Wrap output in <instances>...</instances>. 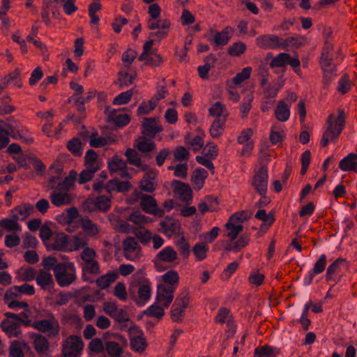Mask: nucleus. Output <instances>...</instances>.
<instances>
[{
	"instance_id": "f257e3e1",
	"label": "nucleus",
	"mask_w": 357,
	"mask_h": 357,
	"mask_svg": "<svg viewBox=\"0 0 357 357\" xmlns=\"http://www.w3.org/2000/svg\"><path fill=\"white\" fill-rule=\"evenodd\" d=\"M344 113L343 110H338V116L336 118L333 114L329 115L327 119V128L321 139V146L325 147L328 144L329 142H334L337 139L344 126Z\"/></svg>"
},
{
	"instance_id": "f03ea898",
	"label": "nucleus",
	"mask_w": 357,
	"mask_h": 357,
	"mask_svg": "<svg viewBox=\"0 0 357 357\" xmlns=\"http://www.w3.org/2000/svg\"><path fill=\"white\" fill-rule=\"evenodd\" d=\"M54 275L60 287H64L70 285L77 279L74 263L70 261L59 263L54 268Z\"/></svg>"
},
{
	"instance_id": "7ed1b4c3",
	"label": "nucleus",
	"mask_w": 357,
	"mask_h": 357,
	"mask_svg": "<svg viewBox=\"0 0 357 357\" xmlns=\"http://www.w3.org/2000/svg\"><path fill=\"white\" fill-rule=\"evenodd\" d=\"M32 326L50 339L56 338L60 333V325L57 319L50 313L46 319L35 321Z\"/></svg>"
},
{
	"instance_id": "20e7f679",
	"label": "nucleus",
	"mask_w": 357,
	"mask_h": 357,
	"mask_svg": "<svg viewBox=\"0 0 357 357\" xmlns=\"http://www.w3.org/2000/svg\"><path fill=\"white\" fill-rule=\"evenodd\" d=\"M81 268L83 273L97 275L100 273V266L96 260L97 253L93 248H86L79 255Z\"/></svg>"
},
{
	"instance_id": "39448f33",
	"label": "nucleus",
	"mask_w": 357,
	"mask_h": 357,
	"mask_svg": "<svg viewBox=\"0 0 357 357\" xmlns=\"http://www.w3.org/2000/svg\"><path fill=\"white\" fill-rule=\"evenodd\" d=\"M7 319L3 320L1 324L2 331L9 337H18L21 334V323L22 321L19 316L13 312H6Z\"/></svg>"
},
{
	"instance_id": "423d86ee",
	"label": "nucleus",
	"mask_w": 357,
	"mask_h": 357,
	"mask_svg": "<svg viewBox=\"0 0 357 357\" xmlns=\"http://www.w3.org/2000/svg\"><path fill=\"white\" fill-rule=\"evenodd\" d=\"M349 268V263L344 258H338L328 266L326 270V280L335 283L340 280L344 271Z\"/></svg>"
},
{
	"instance_id": "0eeeda50",
	"label": "nucleus",
	"mask_w": 357,
	"mask_h": 357,
	"mask_svg": "<svg viewBox=\"0 0 357 357\" xmlns=\"http://www.w3.org/2000/svg\"><path fill=\"white\" fill-rule=\"evenodd\" d=\"M128 335L131 349L138 354H142L148 345L143 331L139 327L132 326L128 329Z\"/></svg>"
},
{
	"instance_id": "6e6552de",
	"label": "nucleus",
	"mask_w": 357,
	"mask_h": 357,
	"mask_svg": "<svg viewBox=\"0 0 357 357\" xmlns=\"http://www.w3.org/2000/svg\"><path fill=\"white\" fill-rule=\"evenodd\" d=\"M151 282L144 279L140 281L137 285H132L130 287L129 291L131 294H134L135 290L137 291V296L135 297L137 305H144L149 301L151 295Z\"/></svg>"
},
{
	"instance_id": "1a4fd4ad",
	"label": "nucleus",
	"mask_w": 357,
	"mask_h": 357,
	"mask_svg": "<svg viewBox=\"0 0 357 357\" xmlns=\"http://www.w3.org/2000/svg\"><path fill=\"white\" fill-rule=\"evenodd\" d=\"M83 342L77 335L68 337L62 344L61 357H77L83 349Z\"/></svg>"
},
{
	"instance_id": "9d476101",
	"label": "nucleus",
	"mask_w": 357,
	"mask_h": 357,
	"mask_svg": "<svg viewBox=\"0 0 357 357\" xmlns=\"http://www.w3.org/2000/svg\"><path fill=\"white\" fill-rule=\"evenodd\" d=\"M123 256L129 261H137L142 257V248L137 241L131 236L127 237L122 243Z\"/></svg>"
},
{
	"instance_id": "9b49d317",
	"label": "nucleus",
	"mask_w": 357,
	"mask_h": 357,
	"mask_svg": "<svg viewBox=\"0 0 357 357\" xmlns=\"http://www.w3.org/2000/svg\"><path fill=\"white\" fill-rule=\"evenodd\" d=\"M139 206L146 213L158 217H162L165 214L164 209L159 208L157 202L152 196L139 193Z\"/></svg>"
},
{
	"instance_id": "f8f14e48",
	"label": "nucleus",
	"mask_w": 357,
	"mask_h": 357,
	"mask_svg": "<svg viewBox=\"0 0 357 357\" xmlns=\"http://www.w3.org/2000/svg\"><path fill=\"white\" fill-rule=\"evenodd\" d=\"M153 45V40H149L145 43L143 47V52L139 56L138 59L144 63V65L157 67L162 61L160 54L155 53L151 50Z\"/></svg>"
},
{
	"instance_id": "ddd939ff",
	"label": "nucleus",
	"mask_w": 357,
	"mask_h": 357,
	"mask_svg": "<svg viewBox=\"0 0 357 357\" xmlns=\"http://www.w3.org/2000/svg\"><path fill=\"white\" fill-rule=\"evenodd\" d=\"M171 22L168 19H156L153 20H147V27L151 30L158 29L156 32L151 33L150 37L156 38L162 40L168 35Z\"/></svg>"
},
{
	"instance_id": "4468645a",
	"label": "nucleus",
	"mask_w": 357,
	"mask_h": 357,
	"mask_svg": "<svg viewBox=\"0 0 357 357\" xmlns=\"http://www.w3.org/2000/svg\"><path fill=\"white\" fill-rule=\"evenodd\" d=\"M178 257L176 251L171 246H167L161 250L154 258V265L158 271H163L165 268L163 263H172Z\"/></svg>"
},
{
	"instance_id": "2eb2a0df",
	"label": "nucleus",
	"mask_w": 357,
	"mask_h": 357,
	"mask_svg": "<svg viewBox=\"0 0 357 357\" xmlns=\"http://www.w3.org/2000/svg\"><path fill=\"white\" fill-rule=\"evenodd\" d=\"M111 206V200L109 197L100 195L96 198H89L83 204L85 211L92 212L95 211H107Z\"/></svg>"
},
{
	"instance_id": "dca6fc26",
	"label": "nucleus",
	"mask_w": 357,
	"mask_h": 357,
	"mask_svg": "<svg viewBox=\"0 0 357 357\" xmlns=\"http://www.w3.org/2000/svg\"><path fill=\"white\" fill-rule=\"evenodd\" d=\"M252 185L259 195H266L268 188V169L261 167L255 172L252 181Z\"/></svg>"
},
{
	"instance_id": "f3484780",
	"label": "nucleus",
	"mask_w": 357,
	"mask_h": 357,
	"mask_svg": "<svg viewBox=\"0 0 357 357\" xmlns=\"http://www.w3.org/2000/svg\"><path fill=\"white\" fill-rule=\"evenodd\" d=\"M175 290L174 287H167L165 284H158L156 296L157 304L167 308L174 299Z\"/></svg>"
},
{
	"instance_id": "a211bd4d",
	"label": "nucleus",
	"mask_w": 357,
	"mask_h": 357,
	"mask_svg": "<svg viewBox=\"0 0 357 357\" xmlns=\"http://www.w3.org/2000/svg\"><path fill=\"white\" fill-rule=\"evenodd\" d=\"M121 344L115 341H106L105 342V351L108 357H121L123 347L127 346V340L122 335H118Z\"/></svg>"
},
{
	"instance_id": "6ab92c4d",
	"label": "nucleus",
	"mask_w": 357,
	"mask_h": 357,
	"mask_svg": "<svg viewBox=\"0 0 357 357\" xmlns=\"http://www.w3.org/2000/svg\"><path fill=\"white\" fill-rule=\"evenodd\" d=\"M162 130V127L158 124L155 118H144L142 125V133L144 136L155 137Z\"/></svg>"
},
{
	"instance_id": "aec40b11",
	"label": "nucleus",
	"mask_w": 357,
	"mask_h": 357,
	"mask_svg": "<svg viewBox=\"0 0 357 357\" xmlns=\"http://www.w3.org/2000/svg\"><path fill=\"white\" fill-rule=\"evenodd\" d=\"M174 193L181 200L188 202L192 199V190L187 183L174 180L172 182Z\"/></svg>"
},
{
	"instance_id": "412c9836",
	"label": "nucleus",
	"mask_w": 357,
	"mask_h": 357,
	"mask_svg": "<svg viewBox=\"0 0 357 357\" xmlns=\"http://www.w3.org/2000/svg\"><path fill=\"white\" fill-rule=\"evenodd\" d=\"M108 168L112 174L118 173L123 178L128 176L126 162L119 156H114L109 160Z\"/></svg>"
},
{
	"instance_id": "4be33fe9",
	"label": "nucleus",
	"mask_w": 357,
	"mask_h": 357,
	"mask_svg": "<svg viewBox=\"0 0 357 357\" xmlns=\"http://www.w3.org/2000/svg\"><path fill=\"white\" fill-rule=\"evenodd\" d=\"M36 281L43 290H50L54 285L52 275L47 270H40L36 275Z\"/></svg>"
},
{
	"instance_id": "5701e85b",
	"label": "nucleus",
	"mask_w": 357,
	"mask_h": 357,
	"mask_svg": "<svg viewBox=\"0 0 357 357\" xmlns=\"http://www.w3.org/2000/svg\"><path fill=\"white\" fill-rule=\"evenodd\" d=\"M30 338L32 340L33 347L39 354H45L50 349V342L47 338L40 333L30 334Z\"/></svg>"
},
{
	"instance_id": "b1692460",
	"label": "nucleus",
	"mask_w": 357,
	"mask_h": 357,
	"mask_svg": "<svg viewBox=\"0 0 357 357\" xmlns=\"http://www.w3.org/2000/svg\"><path fill=\"white\" fill-rule=\"evenodd\" d=\"M256 44L260 48L268 49L280 47V38L275 35H264L256 38Z\"/></svg>"
},
{
	"instance_id": "393cba45",
	"label": "nucleus",
	"mask_w": 357,
	"mask_h": 357,
	"mask_svg": "<svg viewBox=\"0 0 357 357\" xmlns=\"http://www.w3.org/2000/svg\"><path fill=\"white\" fill-rule=\"evenodd\" d=\"M89 247V239L82 234H76L69 238L68 252L84 250Z\"/></svg>"
},
{
	"instance_id": "a878e982",
	"label": "nucleus",
	"mask_w": 357,
	"mask_h": 357,
	"mask_svg": "<svg viewBox=\"0 0 357 357\" xmlns=\"http://www.w3.org/2000/svg\"><path fill=\"white\" fill-rule=\"evenodd\" d=\"M34 207L30 204H24L17 206L10 211V217L15 218L17 220H24L27 217L33 213Z\"/></svg>"
},
{
	"instance_id": "bb28decb",
	"label": "nucleus",
	"mask_w": 357,
	"mask_h": 357,
	"mask_svg": "<svg viewBox=\"0 0 357 357\" xmlns=\"http://www.w3.org/2000/svg\"><path fill=\"white\" fill-rule=\"evenodd\" d=\"M53 250L68 252L69 236L63 232H59L54 235L52 244Z\"/></svg>"
},
{
	"instance_id": "cd10ccee",
	"label": "nucleus",
	"mask_w": 357,
	"mask_h": 357,
	"mask_svg": "<svg viewBox=\"0 0 357 357\" xmlns=\"http://www.w3.org/2000/svg\"><path fill=\"white\" fill-rule=\"evenodd\" d=\"M339 168L343 172L357 173V154L351 153L339 162Z\"/></svg>"
},
{
	"instance_id": "c85d7f7f",
	"label": "nucleus",
	"mask_w": 357,
	"mask_h": 357,
	"mask_svg": "<svg viewBox=\"0 0 357 357\" xmlns=\"http://www.w3.org/2000/svg\"><path fill=\"white\" fill-rule=\"evenodd\" d=\"M160 226L162 232L169 236L178 233L180 230V223L170 218H166L164 221L160 222Z\"/></svg>"
},
{
	"instance_id": "c756f323",
	"label": "nucleus",
	"mask_w": 357,
	"mask_h": 357,
	"mask_svg": "<svg viewBox=\"0 0 357 357\" xmlns=\"http://www.w3.org/2000/svg\"><path fill=\"white\" fill-rule=\"evenodd\" d=\"M208 176V172L203 168L196 169L192 174L191 182L195 190H200Z\"/></svg>"
},
{
	"instance_id": "7c9ffc66",
	"label": "nucleus",
	"mask_w": 357,
	"mask_h": 357,
	"mask_svg": "<svg viewBox=\"0 0 357 357\" xmlns=\"http://www.w3.org/2000/svg\"><path fill=\"white\" fill-rule=\"evenodd\" d=\"M283 84V81L280 80L274 84L267 82L264 84H261L264 96V98L266 99L275 98L277 96L279 90L282 87Z\"/></svg>"
},
{
	"instance_id": "2f4dec72",
	"label": "nucleus",
	"mask_w": 357,
	"mask_h": 357,
	"mask_svg": "<svg viewBox=\"0 0 357 357\" xmlns=\"http://www.w3.org/2000/svg\"><path fill=\"white\" fill-rule=\"evenodd\" d=\"M52 203L56 206L67 205L71 202V196L67 191L56 190L50 195Z\"/></svg>"
},
{
	"instance_id": "473e14b6",
	"label": "nucleus",
	"mask_w": 357,
	"mask_h": 357,
	"mask_svg": "<svg viewBox=\"0 0 357 357\" xmlns=\"http://www.w3.org/2000/svg\"><path fill=\"white\" fill-rule=\"evenodd\" d=\"M233 32L230 26H226L221 31L217 32L214 36V44L220 47L226 45L231 38Z\"/></svg>"
},
{
	"instance_id": "72a5a7b5",
	"label": "nucleus",
	"mask_w": 357,
	"mask_h": 357,
	"mask_svg": "<svg viewBox=\"0 0 357 357\" xmlns=\"http://www.w3.org/2000/svg\"><path fill=\"white\" fill-rule=\"evenodd\" d=\"M128 220L140 228L153 222L152 218L142 214L139 210L130 213Z\"/></svg>"
},
{
	"instance_id": "f704fd0d",
	"label": "nucleus",
	"mask_w": 357,
	"mask_h": 357,
	"mask_svg": "<svg viewBox=\"0 0 357 357\" xmlns=\"http://www.w3.org/2000/svg\"><path fill=\"white\" fill-rule=\"evenodd\" d=\"M156 185L155 174L153 172L145 174L140 181L141 189L146 192H152L155 190Z\"/></svg>"
},
{
	"instance_id": "c9c22d12",
	"label": "nucleus",
	"mask_w": 357,
	"mask_h": 357,
	"mask_svg": "<svg viewBox=\"0 0 357 357\" xmlns=\"http://www.w3.org/2000/svg\"><path fill=\"white\" fill-rule=\"evenodd\" d=\"M279 354L280 349L266 344L255 348L254 357H277Z\"/></svg>"
},
{
	"instance_id": "e433bc0d",
	"label": "nucleus",
	"mask_w": 357,
	"mask_h": 357,
	"mask_svg": "<svg viewBox=\"0 0 357 357\" xmlns=\"http://www.w3.org/2000/svg\"><path fill=\"white\" fill-rule=\"evenodd\" d=\"M275 116L279 121H287L290 116V105H288L284 100L279 101L275 108Z\"/></svg>"
},
{
	"instance_id": "4c0bfd02",
	"label": "nucleus",
	"mask_w": 357,
	"mask_h": 357,
	"mask_svg": "<svg viewBox=\"0 0 357 357\" xmlns=\"http://www.w3.org/2000/svg\"><path fill=\"white\" fill-rule=\"evenodd\" d=\"M129 163L132 165L142 170H146L147 165L142 162L140 155L133 149H128L125 153Z\"/></svg>"
},
{
	"instance_id": "58836bf2",
	"label": "nucleus",
	"mask_w": 357,
	"mask_h": 357,
	"mask_svg": "<svg viewBox=\"0 0 357 357\" xmlns=\"http://www.w3.org/2000/svg\"><path fill=\"white\" fill-rule=\"evenodd\" d=\"M113 142L114 139L111 137H100L98 132H93L89 137V144L93 148L103 147Z\"/></svg>"
},
{
	"instance_id": "ea45409f",
	"label": "nucleus",
	"mask_w": 357,
	"mask_h": 357,
	"mask_svg": "<svg viewBox=\"0 0 357 357\" xmlns=\"http://www.w3.org/2000/svg\"><path fill=\"white\" fill-rule=\"evenodd\" d=\"M134 146L142 153L150 152L155 149V142L145 137H141L135 141Z\"/></svg>"
},
{
	"instance_id": "a19ab883",
	"label": "nucleus",
	"mask_w": 357,
	"mask_h": 357,
	"mask_svg": "<svg viewBox=\"0 0 357 357\" xmlns=\"http://www.w3.org/2000/svg\"><path fill=\"white\" fill-rule=\"evenodd\" d=\"M80 227L89 236H95L100 232V227L89 218L81 219Z\"/></svg>"
},
{
	"instance_id": "79ce46f5",
	"label": "nucleus",
	"mask_w": 357,
	"mask_h": 357,
	"mask_svg": "<svg viewBox=\"0 0 357 357\" xmlns=\"http://www.w3.org/2000/svg\"><path fill=\"white\" fill-rule=\"evenodd\" d=\"M226 120L224 118L215 119L212 123L209 132L213 138L220 137L225 131V125Z\"/></svg>"
},
{
	"instance_id": "37998d69",
	"label": "nucleus",
	"mask_w": 357,
	"mask_h": 357,
	"mask_svg": "<svg viewBox=\"0 0 357 357\" xmlns=\"http://www.w3.org/2000/svg\"><path fill=\"white\" fill-rule=\"evenodd\" d=\"M225 227L227 230V236L231 241L236 238L238 235L243 231V227L242 224L236 222V221H231L229 218L228 222L225 224Z\"/></svg>"
},
{
	"instance_id": "c03bdc74",
	"label": "nucleus",
	"mask_w": 357,
	"mask_h": 357,
	"mask_svg": "<svg viewBox=\"0 0 357 357\" xmlns=\"http://www.w3.org/2000/svg\"><path fill=\"white\" fill-rule=\"evenodd\" d=\"M0 227L9 232L21 231L22 227L15 218H3L0 220Z\"/></svg>"
},
{
	"instance_id": "a18cd8bd",
	"label": "nucleus",
	"mask_w": 357,
	"mask_h": 357,
	"mask_svg": "<svg viewBox=\"0 0 357 357\" xmlns=\"http://www.w3.org/2000/svg\"><path fill=\"white\" fill-rule=\"evenodd\" d=\"M119 278V274L117 272L113 271L107 273V274L100 277L96 280L97 285L102 289H107L109 285L114 282Z\"/></svg>"
},
{
	"instance_id": "49530a36",
	"label": "nucleus",
	"mask_w": 357,
	"mask_h": 357,
	"mask_svg": "<svg viewBox=\"0 0 357 357\" xmlns=\"http://www.w3.org/2000/svg\"><path fill=\"white\" fill-rule=\"evenodd\" d=\"M208 112L211 116H215L216 119L224 118V120H227L229 114L227 109L220 102H216L213 104L209 108Z\"/></svg>"
},
{
	"instance_id": "de8ad7c7",
	"label": "nucleus",
	"mask_w": 357,
	"mask_h": 357,
	"mask_svg": "<svg viewBox=\"0 0 357 357\" xmlns=\"http://www.w3.org/2000/svg\"><path fill=\"white\" fill-rule=\"evenodd\" d=\"M105 112L108 113V116L110 119H113L114 123L119 127L124 126L130 122V116L128 114H119L114 117L116 112L115 109H111L107 107L105 109Z\"/></svg>"
},
{
	"instance_id": "09e8293b",
	"label": "nucleus",
	"mask_w": 357,
	"mask_h": 357,
	"mask_svg": "<svg viewBox=\"0 0 357 357\" xmlns=\"http://www.w3.org/2000/svg\"><path fill=\"white\" fill-rule=\"evenodd\" d=\"M179 279L178 272L174 270L168 271L161 276L162 281L166 284H169V287H174V289H176L178 284Z\"/></svg>"
},
{
	"instance_id": "8fccbe9b",
	"label": "nucleus",
	"mask_w": 357,
	"mask_h": 357,
	"mask_svg": "<svg viewBox=\"0 0 357 357\" xmlns=\"http://www.w3.org/2000/svg\"><path fill=\"white\" fill-rule=\"evenodd\" d=\"M77 176V172L74 170H71L69 173V175L66 176L62 182L58 184L56 189L58 190L68 192L74 185Z\"/></svg>"
},
{
	"instance_id": "3c124183",
	"label": "nucleus",
	"mask_w": 357,
	"mask_h": 357,
	"mask_svg": "<svg viewBox=\"0 0 357 357\" xmlns=\"http://www.w3.org/2000/svg\"><path fill=\"white\" fill-rule=\"evenodd\" d=\"M252 135V130L251 129H247L241 132L240 136L238 138V142L245 146L243 152L249 151L252 149L253 144L250 140Z\"/></svg>"
},
{
	"instance_id": "603ef678",
	"label": "nucleus",
	"mask_w": 357,
	"mask_h": 357,
	"mask_svg": "<svg viewBox=\"0 0 357 357\" xmlns=\"http://www.w3.org/2000/svg\"><path fill=\"white\" fill-rule=\"evenodd\" d=\"M208 249V246L206 243H196L192 248V252L196 261H201L205 259L207 257Z\"/></svg>"
},
{
	"instance_id": "864d4df0",
	"label": "nucleus",
	"mask_w": 357,
	"mask_h": 357,
	"mask_svg": "<svg viewBox=\"0 0 357 357\" xmlns=\"http://www.w3.org/2000/svg\"><path fill=\"white\" fill-rule=\"evenodd\" d=\"M255 218L259 220L263 221L264 226L268 229L273 223L275 218L273 213H266L264 209L259 210L255 214Z\"/></svg>"
},
{
	"instance_id": "5fc2aeb1",
	"label": "nucleus",
	"mask_w": 357,
	"mask_h": 357,
	"mask_svg": "<svg viewBox=\"0 0 357 357\" xmlns=\"http://www.w3.org/2000/svg\"><path fill=\"white\" fill-rule=\"evenodd\" d=\"M326 261V256L324 254L321 255L314 264V266L312 269V273L310 274V282H311L313 279V275L320 274L325 270Z\"/></svg>"
},
{
	"instance_id": "6e6d98bb",
	"label": "nucleus",
	"mask_w": 357,
	"mask_h": 357,
	"mask_svg": "<svg viewBox=\"0 0 357 357\" xmlns=\"http://www.w3.org/2000/svg\"><path fill=\"white\" fill-rule=\"evenodd\" d=\"M246 45L243 42H236L231 45L227 49V53L231 56H240L246 50Z\"/></svg>"
},
{
	"instance_id": "4d7b16f0",
	"label": "nucleus",
	"mask_w": 357,
	"mask_h": 357,
	"mask_svg": "<svg viewBox=\"0 0 357 357\" xmlns=\"http://www.w3.org/2000/svg\"><path fill=\"white\" fill-rule=\"evenodd\" d=\"M320 64L324 73L333 75V73L335 71L336 66L333 62V59L331 56H326V57H321Z\"/></svg>"
},
{
	"instance_id": "13d9d810",
	"label": "nucleus",
	"mask_w": 357,
	"mask_h": 357,
	"mask_svg": "<svg viewBox=\"0 0 357 357\" xmlns=\"http://www.w3.org/2000/svg\"><path fill=\"white\" fill-rule=\"evenodd\" d=\"M252 68L250 66L243 68V70L237 73L233 78L232 82L235 85H240L245 80L248 79L252 73Z\"/></svg>"
},
{
	"instance_id": "bf43d9fd",
	"label": "nucleus",
	"mask_w": 357,
	"mask_h": 357,
	"mask_svg": "<svg viewBox=\"0 0 357 357\" xmlns=\"http://www.w3.org/2000/svg\"><path fill=\"white\" fill-rule=\"evenodd\" d=\"M112 185L115 187L118 192L128 191L131 186L129 181H118L116 180H112L109 181V185L105 186L107 192H110Z\"/></svg>"
},
{
	"instance_id": "052dcab7",
	"label": "nucleus",
	"mask_w": 357,
	"mask_h": 357,
	"mask_svg": "<svg viewBox=\"0 0 357 357\" xmlns=\"http://www.w3.org/2000/svg\"><path fill=\"white\" fill-rule=\"evenodd\" d=\"M67 148L75 155L79 156L82 153V142L78 138L70 139L67 144Z\"/></svg>"
},
{
	"instance_id": "680f3d73",
	"label": "nucleus",
	"mask_w": 357,
	"mask_h": 357,
	"mask_svg": "<svg viewBox=\"0 0 357 357\" xmlns=\"http://www.w3.org/2000/svg\"><path fill=\"white\" fill-rule=\"evenodd\" d=\"M190 303V294L187 290H184L180 293L174 302L175 306H179L186 309Z\"/></svg>"
},
{
	"instance_id": "e2e57ef3",
	"label": "nucleus",
	"mask_w": 357,
	"mask_h": 357,
	"mask_svg": "<svg viewBox=\"0 0 357 357\" xmlns=\"http://www.w3.org/2000/svg\"><path fill=\"white\" fill-rule=\"evenodd\" d=\"M289 60V54L287 53H280L275 56L271 61L270 66L272 68L282 67L287 63Z\"/></svg>"
},
{
	"instance_id": "0e129e2a",
	"label": "nucleus",
	"mask_w": 357,
	"mask_h": 357,
	"mask_svg": "<svg viewBox=\"0 0 357 357\" xmlns=\"http://www.w3.org/2000/svg\"><path fill=\"white\" fill-rule=\"evenodd\" d=\"M66 212V215L63 214L59 217V220L61 222H63V223L70 224L72 221L79 215L78 211L75 207L68 208Z\"/></svg>"
},
{
	"instance_id": "69168bd1",
	"label": "nucleus",
	"mask_w": 357,
	"mask_h": 357,
	"mask_svg": "<svg viewBox=\"0 0 357 357\" xmlns=\"http://www.w3.org/2000/svg\"><path fill=\"white\" fill-rule=\"evenodd\" d=\"M133 95L132 90L121 93L113 100V104L116 105H121L128 102Z\"/></svg>"
},
{
	"instance_id": "338daca9",
	"label": "nucleus",
	"mask_w": 357,
	"mask_h": 357,
	"mask_svg": "<svg viewBox=\"0 0 357 357\" xmlns=\"http://www.w3.org/2000/svg\"><path fill=\"white\" fill-rule=\"evenodd\" d=\"M156 107V105L153 101L149 100L147 102H142L138 107L137 114L139 116L145 115L149 114Z\"/></svg>"
},
{
	"instance_id": "774afa93",
	"label": "nucleus",
	"mask_w": 357,
	"mask_h": 357,
	"mask_svg": "<svg viewBox=\"0 0 357 357\" xmlns=\"http://www.w3.org/2000/svg\"><path fill=\"white\" fill-rule=\"evenodd\" d=\"M176 245L180 252V254L184 257L188 258L189 257L190 250V245L186 241L184 236H182L177 242Z\"/></svg>"
}]
</instances>
